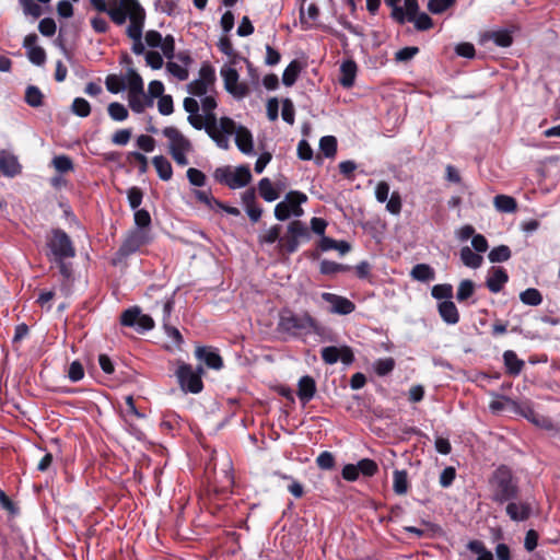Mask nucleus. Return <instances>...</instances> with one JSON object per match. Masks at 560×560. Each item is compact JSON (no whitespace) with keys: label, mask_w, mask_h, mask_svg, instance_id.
Wrapping results in <instances>:
<instances>
[{"label":"nucleus","mask_w":560,"mask_h":560,"mask_svg":"<svg viewBox=\"0 0 560 560\" xmlns=\"http://www.w3.org/2000/svg\"><path fill=\"white\" fill-rule=\"evenodd\" d=\"M215 70L210 63H202L198 78L187 85V91L192 97H186L183 102L184 109L188 113L187 120L196 130H205L218 147L225 148L228 140L224 135L217 132L218 107L215 91Z\"/></svg>","instance_id":"1"},{"label":"nucleus","mask_w":560,"mask_h":560,"mask_svg":"<svg viewBox=\"0 0 560 560\" xmlns=\"http://www.w3.org/2000/svg\"><path fill=\"white\" fill-rule=\"evenodd\" d=\"M488 490L489 499L498 505H503L509 500L517 499L521 491L520 481L510 467L501 465L489 477Z\"/></svg>","instance_id":"2"},{"label":"nucleus","mask_w":560,"mask_h":560,"mask_svg":"<svg viewBox=\"0 0 560 560\" xmlns=\"http://www.w3.org/2000/svg\"><path fill=\"white\" fill-rule=\"evenodd\" d=\"M144 40L150 48H160L162 54L155 50H149L145 52V62L153 70H159L163 67V57L172 60L175 56V39L172 35L165 37L155 30H150L144 34Z\"/></svg>","instance_id":"3"},{"label":"nucleus","mask_w":560,"mask_h":560,"mask_svg":"<svg viewBox=\"0 0 560 560\" xmlns=\"http://www.w3.org/2000/svg\"><path fill=\"white\" fill-rule=\"evenodd\" d=\"M215 129L219 135H224L228 140V145L225 148L219 147L222 150H228L230 148V137L232 135L235 136V144L238 150L246 154H254V142L253 136L250 131L244 126H236L235 121L226 116L217 118Z\"/></svg>","instance_id":"4"},{"label":"nucleus","mask_w":560,"mask_h":560,"mask_svg":"<svg viewBox=\"0 0 560 560\" xmlns=\"http://www.w3.org/2000/svg\"><path fill=\"white\" fill-rule=\"evenodd\" d=\"M162 133L167 139V151L175 163L178 166L188 165V155L194 152L191 141L176 127H165Z\"/></svg>","instance_id":"5"},{"label":"nucleus","mask_w":560,"mask_h":560,"mask_svg":"<svg viewBox=\"0 0 560 560\" xmlns=\"http://www.w3.org/2000/svg\"><path fill=\"white\" fill-rule=\"evenodd\" d=\"M279 328L292 336L308 335L318 331V324L308 313L295 314L283 312L280 315Z\"/></svg>","instance_id":"6"},{"label":"nucleus","mask_w":560,"mask_h":560,"mask_svg":"<svg viewBox=\"0 0 560 560\" xmlns=\"http://www.w3.org/2000/svg\"><path fill=\"white\" fill-rule=\"evenodd\" d=\"M307 200L305 194L296 190L288 192L282 201L277 203L275 208V217L279 221H285L290 217L300 218L304 211L301 205Z\"/></svg>","instance_id":"7"},{"label":"nucleus","mask_w":560,"mask_h":560,"mask_svg":"<svg viewBox=\"0 0 560 560\" xmlns=\"http://www.w3.org/2000/svg\"><path fill=\"white\" fill-rule=\"evenodd\" d=\"M214 177L231 189L243 188L252 180L250 171L245 165L237 166L234 170L229 166L219 167L214 172Z\"/></svg>","instance_id":"8"},{"label":"nucleus","mask_w":560,"mask_h":560,"mask_svg":"<svg viewBox=\"0 0 560 560\" xmlns=\"http://www.w3.org/2000/svg\"><path fill=\"white\" fill-rule=\"evenodd\" d=\"M202 373L203 369L201 366L194 370L190 364L184 362L178 365L175 372L182 390L191 394H198L202 390Z\"/></svg>","instance_id":"9"},{"label":"nucleus","mask_w":560,"mask_h":560,"mask_svg":"<svg viewBox=\"0 0 560 560\" xmlns=\"http://www.w3.org/2000/svg\"><path fill=\"white\" fill-rule=\"evenodd\" d=\"M47 246L49 257L54 261H61L75 256V249L68 234L61 230H55Z\"/></svg>","instance_id":"10"},{"label":"nucleus","mask_w":560,"mask_h":560,"mask_svg":"<svg viewBox=\"0 0 560 560\" xmlns=\"http://www.w3.org/2000/svg\"><path fill=\"white\" fill-rule=\"evenodd\" d=\"M150 242V231L145 229L133 228L126 234V237L124 238L117 255L120 258H126L139 252L142 246L148 245Z\"/></svg>","instance_id":"11"},{"label":"nucleus","mask_w":560,"mask_h":560,"mask_svg":"<svg viewBox=\"0 0 560 560\" xmlns=\"http://www.w3.org/2000/svg\"><path fill=\"white\" fill-rule=\"evenodd\" d=\"M503 505H505L506 516L515 523L526 522L535 511L534 500L529 498L521 499L520 495L517 499L509 500Z\"/></svg>","instance_id":"12"},{"label":"nucleus","mask_w":560,"mask_h":560,"mask_svg":"<svg viewBox=\"0 0 560 560\" xmlns=\"http://www.w3.org/2000/svg\"><path fill=\"white\" fill-rule=\"evenodd\" d=\"M310 237L308 230L301 221H292L288 225L287 233L280 238V246L289 254L294 253L299 245L300 240H307Z\"/></svg>","instance_id":"13"},{"label":"nucleus","mask_w":560,"mask_h":560,"mask_svg":"<svg viewBox=\"0 0 560 560\" xmlns=\"http://www.w3.org/2000/svg\"><path fill=\"white\" fill-rule=\"evenodd\" d=\"M120 323L124 326L136 328L139 332L151 330L154 327L152 317L142 314L138 306L126 310L120 316Z\"/></svg>","instance_id":"14"},{"label":"nucleus","mask_w":560,"mask_h":560,"mask_svg":"<svg viewBox=\"0 0 560 560\" xmlns=\"http://www.w3.org/2000/svg\"><path fill=\"white\" fill-rule=\"evenodd\" d=\"M220 74L224 82L225 90L236 98L245 97L249 90L246 84L238 82V72L230 66H223Z\"/></svg>","instance_id":"15"},{"label":"nucleus","mask_w":560,"mask_h":560,"mask_svg":"<svg viewBox=\"0 0 560 560\" xmlns=\"http://www.w3.org/2000/svg\"><path fill=\"white\" fill-rule=\"evenodd\" d=\"M145 20L144 9L139 1H132L129 11V25L126 30L127 35L131 39H141Z\"/></svg>","instance_id":"16"},{"label":"nucleus","mask_w":560,"mask_h":560,"mask_svg":"<svg viewBox=\"0 0 560 560\" xmlns=\"http://www.w3.org/2000/svg\"><path fill=\"white\" fill-rule=\"evenodd\" d=\"M320 354L323 361L330 365L337 363L339 360L345 365H350L354 361L353 351L348 346H342L340 348L334 346L325 347L322 349Z\"/></svg>","instance_id":"17"},{"label":"nucleus","mask_w":560,"mask_h":560,"mask_svg":"<svg viewBox=\"0 0 560 560\" xmlns=\"http://www.w3.org/2000/svg\"><path fill=\"white\" fill-rule=\"evenodd\" d=\"M322 299L330 304V313L338 315H349L355 310V304L349 299L335 293L324 292Z\"/></svg>","instance_id":"18"},{"label":"nucleus","mask_w":560,"mask_h":560,"mask_svg":"<svg viewBox=\"0 0 560 560\" xmlns=\"http://www.w3.org/2000/svg\"><path fill=\"white\" fill-rule=\"evenodd\" d=\"M195 355L198 360L202 361L209 369L221 370L223 368V360L219 354L218 349L212 347H197Z\"/></svg>","instance_id":"19"},{"label":"nucleus","mask_w":560,"mask_h":560,"mask_svg":"<svg viewBox=\"0 0 560 560\" xmlns=\"http://www.w3.org/2000/svg\"><path fill=\"white\" fill-rule=\"evenodd\" d=\"M316 393L315 380L310 375H304L298 383V397L303 405L311 401Z\"/></svg>","instance_id":"20"},{"label":"nucleus","mask_w":560,"mask_h":560,"mask_svg":"<svg viewBox=\"0 0 560 560\" xmlns=\"http://www.w3.org/2000/svg\"><path fill=\"white\" fill-rule=\"evenodd\" d=\"M127 100L131 110L137 114L143 113L147 107L153 105V100L148 96L144 91L127 94Z\"/></svg>","instance_id":"21"},{"label":"nucleus","mask_w":560,"mask_h":560,"mask_svg":"<svg viewBox=\"0 0 560 560\" xmlns=\"http://www.w3.org/2000/svg\"><path fill=\"white\" fill-rule=\"evenodd\" d=\"M0 170L3 175L14 177L21 173V165L13 154L2 152L0 154Z\"/></svg>","instance_id":"22"},{"label":"nucleus","mask_w":560,"mask_h":560,"mask_svg":"<svg viewBox=\"0 0 560 560\" xmlns=\"http://www.w3.org/2000/svg\"><path fill=\"white\" fill-rule=\"evenodd\" d=\"M508 280V273L503 268H493L487 278V288L490 292L498 293L502 290Z\"/></svg>","instance_id":"23"},{"label":"nucleus","mask_w":560,"mask_h":560,"mask_svg":"<svg viewBox=\"0 0 560 560\" xmlns=\"http://www.w3.org/2000/svg\"><path fill=\"white\" fill-rule=\"evenodd\" d=\"M441 318L448 325H455L459 320V313L453 301H442L438 305Z\"/></svg>","instance_id":"24"},{"label":"nucleus","mask_w":560,"mask_h":560,"mask_svg":"<svg viewBox=\"0 0 560 560\" xmlns=\"http://www.w3.org/2000/svg\"><path fill=\"white\" fill-rule=\"evenodd\" d=\"M357 74V65L352 60H346L340 66V78L339 82L340 84L349 89L353 85L354 79Z\"/></svg>","instance_id":"25"},{"label":"nucleus","mask_w":560,"mask_h":560,"mask_svg":"<svg viewBox=\"0 0 560 560\" xmlns=\"http://www.w3.org/2000/svg\"><path fill=\"white\" fill-rule=\"evenodd\" d=\"M459 256H460L462 262L466 267L471 268V269L479 268L483 262V257L479 253L472 250V248L469 246L462 247L460 252H459Z\"/></svg>","instance_id":"26"},{"label":"nucleus","mask_w":560,"mask_h":560,"mask_svg":"<svg viewBox=\"0 0 560 560\" xmlns=\"http://www.w3.org/2000/svg\"><path fill=\"white\" fill-rule=\"evenodd\" d=\"M503 361L506 372L513 376H517L524 368V361L518 359L513 350H506L503 353Z\"/></svg>","instance_id":"27"},{"label":"nucleus","mask_w":560,"mask_h":560,"mask_svg":"<svg viewBox=\"0 0 560 560\" xmlns=\"http://www.w3.org/2000/svg\"><path fill=\"white\" fill-rule=\"evenodd\" d=\"M152 164L162 180H170L173 176L171 162L163 155H156L152 159Z\"/></svg>","instance_id":"28"},{"label":"nucleus","mask_w":560,"mask_h":560,"mask_svg":"<svg viewBox=\"0 0 560 560\" xmlns=\"http://www.w3.org/2000/svg\"><path fill=\"white\" fill-rule=\"evenodd\" d=\"M410 276L417 281L429 282L434 280L435 271L427 264H418L411 269Z\"/></svg>","instance_id":"29"},{"label":"nucleus","mask_w":560,"mask_h":560,"mask_svg":"<svg viewBox=\"0 0 560 560\" xmlns=\"http://www.w3.org/2000/svg\"><path fill=\"white\" fill-rule=\"evenodd\" d=\"M493 205L498 211L503 213H513L517 209L516 200L508 195H497Z\"/></svg>","instance_id":"30"},{"label":"nucleus","mask_w":560,"mask_h":560,"mask_svg":"<svg viewBox=\"0 0 560 560\" xmlns=\"http://www.w3.org/2000/svg\"><path fill=\"white\" fill-rule=\"evenodd\" d=\"M258 190L261 198L267 202H272L279 198V192L268 177H264L259 180Z\"/></svg>","instance_id":"31"},{"label":"nucleus","mask_w":560,"mask_h":560,"mask_svg":"<svg viewBox=\"0 0 560 560\" xmlns=\"http://www.w3.org/2000/svg\"><path fill=\"white\" fill-rule=\"evenodd\" d=\"M302 70L301 63L298 60H292L284 69L282 74V82L285 86H292Z\"/></svg>","instance_id":"32"},{"label":"nucleus","mask_w":560,"mask_h":560,"mask_svg":"<svg viewBox=\"0 0 560 560\" xmlns=\"http://www.w3.org/2000/svg\"><path fill=\"white\" fill-rule=\"evenodd\" d=\"M520 300L525 305L538 306L542 302V295L537 289L528 288L520 293Z\"/></svg>","instance_id":"33"},{"label":"nucleus","mask_w":560,"mask_h":560,"mask_svg":"<svg viewBox=\"0 0 560 560\" xmlns=\"http://www.w3.org/2000/svg\"><path fill=\"white\" fill-rule=\"evenodd\" d=\"M467 548L477 555L476 560H493V555L490 550H488L483 542L480 540H470L467 544Z\"/></svg>","instance_id":"34"},{"label":"nucleus","mask_w":560,"mask_h":560,"mask_svg":"<svg viewBox=\"0 0 560 560\" xmlns=\"http://www.w3.org/2000/svg\"><path fill=\"white\" fill-rule=\"evenodd\" d=\"M107 113L114 121H124L129 116L127 107L118 102H112L107 107Z\"/></svg>","instance_id":"35"},{"label":"nucleus","mask_w":560,"mask_h":560,"mask_svg":"<svg viewBox=\"0 0 560 560\" xmlns=\"http://www.w3.org/2000/svg\"><path fill=\"white\" fill-rule=\"evenodd\" d=\"M393 488L395 493L405 494L408 490V476L405 470H395L393 475Z\"/></svg>","instance_id":"36"},{"label":"nucleus","mask_w":560,"mask_h":560,"mask_svg":"<svg viewBox=\"0 0 560 560\" xmlns=\"http://www.w3.org/2000/svg\"><path fill=\"white\" fill-rule=\"evenodd\" d=\"M127 89H128L127 94L137 93V92L140 93L141 91H144L143 80L140 77V74L137 71H135L133 69H130L127 73Z\"/></svg>","instance_id":"37"},{"label":"nucleus","mask_w":560,"mask_h":560,"mask_svg":"<svg viewBox=\"0 0 560 560\" xmlns=\"http://www.w3.org/2000/svg\"><path fill=\"white\" fill-rule=\"evenodd\" d=\"M44 95L35 85H28L25 91V102L31 107H39L43 105Z\"/></svg>","instance_id":"38"},{"label":"nucleus","mask_w":560,"mask_h":560,"mask_svg":"<svg viewBox=\"0 0 560 560\" xmlns=\"http://www.w3.org/2000/svg\"><path fill=\"white\" fill-rule=\"evenodd\" d=\"M511 257V249L506 245H500L492 248L488 255L491 262H503Z\"/></svg>","instance_id":"39"},{"label":"nucleus","mask_w":560,"mask_h":560,"mask_svg":"<svg viewBox=\"0 0 560 560\" xmlns=\"http://www.w3.org/2000/svg\"><path fill=\"white\" fill-rule=\"evenodd\" d=\"M71 110L79 117H88L91 114V105L83 97H75L71 105Z\"/></svg>","instance_id":"40"},{"label":"nucleus","mask_w":560,"mask_h":560,"mask_svg":"<svg viewBox=\"0 0 560 560\" xmlns=\"http://www.w3.org/2000/svg\"><path fill=\"white\" fill-rule=\"evenodd\" d=\"M319 149L326 158H332L337 151V140L334 136H325L319 141Z\"/></svg>","instance_id":"41"},{"label":"nucleus","mask_w":560,"mask_h":560,"mask_svg":"<svg viewBox=\"0 0 560 560\" xmlns=\"http://www.w3.org/2000/svg\"><path fill=\"white\" fill-rule=\"evenodd\" d=\"M431 294L436 300L451 301L453 298V287L448 283L435 284L431 290Z\"/></svg>","instance_id":"42"},{"label":"nucleus","mask_w":560,"mask_h":560,"mask_svg":"<svg viewBox=\"0 0 560 560\" xmlns=\"http://www.w3.org/2000/svg\"><path fill=\"white\" fill-rule=\"evenodd\" d=\"M475 292V284L471 280H463L457 289L456 299L458 302L466 301Z\"/></svg>","instance_id":"43"},{"label":"nucleus","mask_w":560,"mask_h":560,"mask_svg":"<svg viewBox=\"0 0 560 560\" xmlns=\"http://www.w3.org/2000/svg\"><path fill=\"white\" fill-rule=\"evenodd\" d=\"M395 368V361L393 358L378 359L374 363V371L380 376L389 374Z\"/></svg>","instance_id":"44"},{"label":"nucleus","mask_w":560,"mask_h":560,"mask_svg":"<svg viewBox=\"0 0 560 560\" xmlns=\"http://www.w3.org/2000/svg\"><path fill=\"white\" fill-rule=\"evenodd\" d=\"M133 220L135 228L145 229L150 231L151 215L145 209L135 210Z\"/></svg>","instance_id":"45"},{"label":"nucleus","mask_w":560,"mask_h":560,"mask_svg":"<svg viewBox=\"0 0 560 560\" xmlns=\"http://www.w3.org/2000/svg\"><path fill=\"white\" fill-rule=\"evenodd\" d=\"M166 71L179 81L188 79L189 72L186 67H183L176 62L168 60L166 63Z\"/></svg>","instance_id":"46"},{"label":"nucleus","mask_w":560,"mask_h":560,"mask_svg":"<svg viewBox=\"0 0 560 560\" xmlns=\"http://www.w3.org/2000/svg\"><path fill=\"white\" fill-rule=\"evenodd\" d=\"M408 21L409 22H413L415 23V27L418 31H427V30H430L433 26L432 19L427 13H424V12L417 13L416 15H413Z\"/></svg>","instance_id":"47"},{"label":"nucleus","mask_w":560,"mask_h":560,"mask_svg":"<svg viewBox=\"0 0 560 560\" xmlns=\"http://www.w3.org/2000/svg\"><path fill=\"white\" fill-rule=\"evenodd\" d=\"M127 199L130 208L132 210H138L143 199L142 190L137 186L130 187L127 190Z\"/></svg>","instance_id":"48"},{"label":"nucleus","mask_w":560,"mask_h":560,"mask_svg":"<svg viewBox=\"0 0 560 560\" xmlns=\"http://www.w3.org/2000/svg\"><path fill=\"white\" fill-rule=\"evenodd\" d=\"M456 0H429L428 10L433 14H441L453 7Z\"/></svg>","instance_id":"49"},{"label":"nucleus","mask_w":560,"mask_h":560,"mask_svg":"<svg viewBox=\"0 0 560 560\" xmlns=\"http://www.w3.org/2000/svg\"><path fill=\"white\" fill-rule=\"evenodd\" d=\"M52 165L59 173H67L73 170V162L68 155H57L52 159Z\"/></svg>","instance_id":"50"},{"label":"nucleus","mask_w":560,"mask_h":560,"mask_svg":"<svg viewBox=\"0 0 560 560\" xmlns=\"http://www.w3.org/2000/svg\"><path fill=\"white\" fill-rule=\"evenodd\" d=\"M347 269V266L326 259L322 260L319 265V270L323 275H335Z\"/></svg>","instance_id":"51"},{"label":"nucleus","mask_w":560,"mask_h":560,"mask_svg":"<svg viewBox=\"0 0 560 560\" xmlns=\"http://www.w3.org/2000/svg\"><path fill=\"white\" fill-rule=\"evenodd\" d=\"M357 466L359 468V472H361L362 475H364L366 477L374 476L378 469L377 464L373 459H370V458H363V459L359 460Z\"/></svg>","instance_id":"52"},{"label":"nucleus","mask_w":560,"mask_h":560,"mask_svg":"<svg viewBox=\"0 0 560 560\" xmlns=\"http://www.w3.org/2000/svg\"><path fill=\"white\" fill-rule=\"evenodd\" d=\"M319 16V9L315 3H310L306 9H301V22L307 23L314 22Z\"/></svg>","instance_id":"53"},{"label":"nucleus","mask_w":560,"mask_h":560,"mask_svg":"<svg viewBox=\"0 0 560 560\" xmlns=\"http://www.w3.org/2000/svg\"><path fill=\"white\" fill-rule=\"evenodd\" d=\"M187 178L192 186L203 187L207 182L206 175L198 168L190 167L187 170Z\"/></svg>","instance_id":"54"},{"label":"nucleus","mask_w":560,"mask_h":560,"mask_svg":"<svg viewBox=\"0 0 560 560\" xmlns=\"http://www.w3.org/2000/svg\"><path fill=\"white\" fill-rule=\"evenodd\" d=\"M19 1L23 8V12L26 15H31L35 19H37L42 15V8L36 2V0H19Z\"/></svg>","instance_id":"55"},{"label":"nucleus","mask_w":560,"mask_h":560,"mask_svg":"<svg viewBox=\"0 0 560 560\" xmlns=\"http://www.w3.org/2000/svg\"><path fill=\"white\" fill-rule=\"evenodd\" d=\"M281 225L276 224L268 229L264 234L260 235V242L266 244H273L275 242L280 243Z\"/></svg>","instance_id":"56"},{"label":"nucleus","mask_w":560,"mask_h":560,"mask_svg":"<svg viewBox=\"0 0 560 560\" xmlns=\"http://www.w3.org/2000/svg\"><path fill=\"white\" fill-rule=\"evenodd\" d=\"M195 197L210 209H214L215 207H222V203L218 201L210 191L206 190H196Z\"/></svg>","instance_id":"57"},{"label":"nucleus","mask_w":560,"mask_h":560,"mask_svg":"<svg viewBox=\"0 0 560 560\" xmlns=\"http://www.w3.org/2000/svg\"><path fill=\"white\" fill-rule=\"evenodd\" d=\"M27 57L30 61L36 66H42L46 61V52L39 46L31 47L27 50Z\"/></svg>","instance_id":"58"},{"label":"nucleus","mask_w":560,"mask_h":560,"mask_svg":"<svg viewBox=\"0 0 560 560\" xmlns=\"http://www.w3.org/2000/svg\"><path fill=\"white\" fill-rule=\"evenodd\" d=\"M68 377L73 383L79 382L84 377V369L79 361H73L69 365Z\"/></svg>","instance_id":"59"},{"label":"nucleus","mask_w":560,"mask_h":560,"mask_svg":"<svg viewBox=\"0 0 560 560\" xmlns=\"http://www.w3.org/2000/svg\"><path fill=\"white\" fill-rule=\"evenodd\" d=\"M401 198L397 191H394L386 203V210L392 214H399L401 211Z\"/></svg>","instance_id":"60"},{"label":"nucleus","mask_w":560,"mask_h":560,"mask_svg":"<svg viewBox=\"0 0 560 560\" xmlns=\"http://www.w3.org/2000/svg\"><path fill=\"white\" fill-rule=\"evenodd\" d=\"M316 464L320 469H331L335 466V458L330 452H322L317 458Z\"/></svg>","instance_id":"61"},{"label":"nucleus","mask_w":560,"mask_h":560,"mask_svg":"<svg viewBox=\"0 0 560 560\" xmlns=\"http://www.w3.org/2000/svg\"><path fill=\"white\" fill-rule=\"evenodd\" d=\"M491 38L495 45L500 47H509L512 44V36L508 31H497L491 34Z\"/></svg>","instance_id":"62"},{"label":"nucleus","mask_w":560,"mask_h":560,"mask_svg":"<svg viewBox=\"0 0 560 560\" xmlns=\"http://www.w3.org/2000/svg\"><path fill=\"white\" fill-rule=\"evenodd\" d=\"M131 129H119L112 136V142L116 145H126L131 139Z\"/></svg>","instance_id":"63"},{"label":"nucleus","mask_w":560,"mask_h":560,"mask_svg":"<svg viewBox=\"0 0 560 560\" xmlns=\"http://www.w3.org/2000/svg\"><path fill=\"white\" fill-rule=\"evenodd\" d=\"M158 108H159L160 114H162L164 116L171 115L174 110L172 96L171 95H162L161 97H159Z\"/></svg>","instance_id":"64"}]
</instances>
